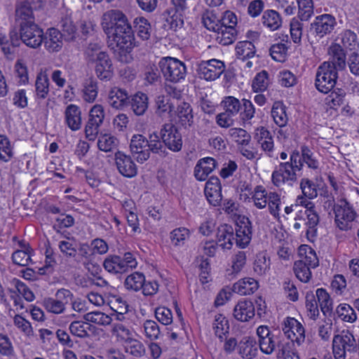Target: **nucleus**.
<instances>
[{
    "label": "nucleus",
    "mask_w": 359,
    "mask_h": 359,
    "mask_svg": "<svg viewBox=\"0 0 359 359\" xmlns=\"http://www.w3.org/2000/svg\"><path fill=\"white\" fill-rule=\"evenodd\" d=\"M93 62L95 63V72L97 78L102 81H109L113 76L112 62L106 53L100 54L97 60Z\"/></svg>",
    "instance_id": "nucleus-17"
},
{
    "label": "nucleus",
    "mask_w": 359,
    "mask_h": 359,
    "mask_svg": "<svg viewBox=\"0 0 359 359\" xmlns=\"http://www.w3.org/2000/svg\"><path fill=\"white\" fill-rule=\"evenodd\" d=\"M259 287L258 282L252 278H244L233 284L232 290L241 295L253 294Z\"/></svg>",
    "instance_id": "nucleus-26"
},
{
    "label": "nucleus",
    "mask_w": 359,
    "mask_h": 359,
    "mask_svg": "<svg viewBox=\"0 0 359 359\" xmlns=\"http://www.w3.org/2000/svg\"><path fill=\"white\" fill-rule=\"evenodd\" d=\"M97 96V82L93 79L87 80L83 89V98L88 102H93Z\"/></svg>",
    "instance_id": "nucleus-53"
},
{
    "label": "nucleus",
    "mask_w": 359,
    "mask_h": 359,
    "mask_svg": "<svg viewBox=\"0 0 359 359\" xmlns=\"http://www.w3.org/2000/svg\"><path fill=\"white\" fill-rule=\"evenodd\" d=\"M107 101L109 104L115 109H121L130 103L128 92L118 87L111 89Z\"/></svg>",
    "instance_id": "nucleus-24"
},
{
    "label": "nucleus",
    "mask_w": 359,
    "mask_h": 359,
    "mask_svg": "<svg viewBox=\"0 0 359 359\" xmlns=\"http://www.w3.org/2000/svg\"><path fill=\"white\" fill-rule=\"evenodd\" d=\"M229 136L241 145H248L251 140L250 135L242 128H233L229 130Z\"/></svg>",
    "instance_id": "nucleus-52"
},
{
    "label": "nucleus",
    "mask_w": 359,
    "mask_h": 359,
    "mask_svg": "<svg viewBox=\"0 0 359 359\" xmlns=\"http://www.w3.org/2000/svg\"><path fill=\"white\" fill-rule=\"evenodd\" d=\"M234 318L241 322H248L255 316V306L250 300L239 301L233 309Z\"/></svg>",
    "instance_id": "nucleus-19"
},
{
    "label": "nucleus",
    "mask_w": 359,
    "mask_h": 359,
    "mask_svg": "<svg viewBox=\"0 0 359 359\" xmlns=\"http://www.w3.org/2000/svg\"><path fill=\"white\" fill-rule=\"evenodd\" d=\"M236 55L242 60L252 57L255 54V47L249 41H239L236 47Z\"/></svg>",
    "instance_id": "nucleus-39"
},
{
    "label": "nucleus",
    "mask_w": 359,
    "mask_h": 359,
    "mask_svg": "<svg viewBox=\"0 0 359 359\" xmlns=\"http://www.w3.org/2000/svg\"><path fill=\"white\" fill-rule=\"evenodd\" d=\"M271 116L274 122L279 126L283 127L287 123V116L286 114V108L280 102L273 103L271 109Z\"/></svg>",
    "instance_id": "nucleus-36"
},
{
    "label": "nucleus",
    "mask_w": 359,
    "mask_h": 359,
    "mask_svg": "<svg viewBox=\"0 0 359 359\" xmlns=\"http://www.w3.org/2000/svg\"><path fill=\"white\" fill-rule=\"evenodd\" d=\"M297 174L292 169L288 168L287 164L280 163L276 166L272 172V183L277 187H280L285 184L292 185L297 181Z\"/></svg>",
    "instance_id": "nucleus-13"
},
{
    "label": "nucleus",
    "mask_w": 359,
    "mask_h": 359,
    "mask_svg": "<svg viewBox=\"0 0 359 359\" xmlns=\"http://www.w3.org/2000/svg\"><path fill=\"white\" fill-rule=\"evenodd\" d=\"M36 93L39 98L45 99L49 92V81L46 75L39 74L35 83Z\"/></svg>",
    "instance_id": "nucleus-47"
},
{
    "label": "nucleus",
    "mask_w": 359,
    "mask_h": 359,
    "mask_svg": "<svg viewBox=\"0 0 359 359\" xmlns=\"http://www.w3.org/2000/svg\"><path fill=\"white\" fill-rule=\"evenodd\" d=\"M310 267L305 266L301 262L296 261L294 264L293 270L296 277L303 283H307L311 278Z\"/></svg>",
    "instance_id": "nucleus-55"
},
{
    "label": "nucleus",
    "mask_w": 359,
    "mask_h": 359,
    "mask_svg": "<svg viewBox=\"0 0 359 359\" xmlns=\"http://www.w3.org/2000/svg\"><path fill=\"white\" fill-rule=\"evenodd\" d=\"M283 331L288 339L299 345L304 341L305 330L302 325L294 318L287 317L283 322Z\"/></svg>",
    "instance_id": "nucleus-12"
},
{
    "label": "nucleus",
    "mask_w": 359,
    "mask_h": 359,
    "mask_svg": "<svg viewBox=\"0 0 359 359\" xmlns=\"http://www.w3.org/2000/svg\"><path fill=\"white\" fill-rule=\"evenodd\" d=\"M222 186L217 177H211L205 184L204 192L209 203L213 206L220 205L222 196Z\"/></svg>",
    "instance_id": "nucleus-16"
},
{
    "label": "nucleus",
    "mask_w": 359,
    "mask_h": 359,
    "mask_svg": "<svg viewBox=\"0 0 359 359\" xmlns=\"http://www.w3.org/2000/svg\"><path fill=\"white\" fill-rule=\"evenodd\" d=\"M115 161L119 173L123 176L131 178L137 175V168L130 156L118 151L115 153Z\"/></svg>",
    "instance_id": "nucleus-15"
},
{
    "label": "nucleus",
    "mask_w": 359,
    "mask_h": 359,
    "mask_svg": "<svg viewBox=\"0 0 359 359\" xmlns=\"http://www.w3.org/2000/svg\"><path fill=\"white\" fill-rule=\"evenodd\" d=\"M234 231L236 245L241 248L247 247L252 239V227L248 218L243 217L239 219Z\"/></svg>",
    "instance_id": "nucleus-14"
},
{
    "label": "nucleus",
    "mask_w": 359,
    "mask_h": 359,
    "mask_svg": "<svg viewBox=\"0 0 359 359\" xmlns=\"http://www.w3.org/2000/svg\"><path fill=\"white\" fill-rule=\"evenodd\" d=\"M270 260L266 256L264 252H259L257 255L254 262V271L259 275H264L269 269Z\"/></svg>",
    "instance_id": "nucleus-48"
},
{
    "label": "nucleus",
    "mask_w": 359,
    "mask_h": 359,
    "mask_svg": "<svg viewBox=\"0 0 359 359\" xmlns=\"http://www.w3.org/2000/svg\"><path fill=\"white\" fill-rule=\"evenodd\" d=\"M145 336L150 340H156L158 338L161 331L156 322L151 320H147L143 325Z\"/></svg>",
    "instance_id": "nucleus-58"
},
{
    "label": "nucleus",
    "mask_w": 359,
    "mask_h": 359,
    "mask_svg": "<svg viewBox=\"0 0 359 359\" xmlns=\"http://www.w3.org/2000/svg\"><path fill=\"white\" fill-rule=\"evenodd\" d=\"M346 93L342 88H336L330 92L325 98L326 104L333 109H337L338 107L345 104Z\"/></svg>",
    "instance_id": "nucleus-29"
},
{
    "label": "nucleus",
    "mask_w": 359,
    "mask_h": 359,
    "mask_svg": "<svg viewBox=\"0 0 359 359\" xmlns=\"http://www.w3.org/2000/svg\"><path fill=\"white\" fill-rule=\"evenodd\" d=\"M334 222L337 226L342 231H347L351 229V222L355 217L356 213L346 199L342 198L339 201L334 209Z\"/></svg>",
    "instance_id": "nucleus-5"
},
{
    "label": "nucleus",
    "mask_w": 359,
    "mask_h": 359,
    "mask_svg": "<svg viewBox=\"0 0 359 359\" xmlns=\"http://www.w3.org/2000/svg\"><path fill=\"white\" fill-rule=\"evenodd\" d=\"M217 39L224 46L231 44L236 39L237 32L233 27H222L217 32Z\"/></svg>",
    "instance_id": "nucleus-41"
},
{
    "label": "nucleus",
    "mask_w": 359,
    "mask_h": 359,
    "mask_svg": "<svg viewBox=\"0 0 359 359\" xmlns=\"http://www.w3.org/2000/svg\"><path fill=\"white\" fill-rule=\"evenodd\" d=\"M95 327L87 322L74 321L69 325L72 334L80 338L90 337L89 332H94Z\"/></svg>",
    "instance_id": "nucleus-30"
},
{
    "label": "nucleus",
    "mask_w": 359,
    "mask_h": 359,
    "mask_svg": "<svg viewBox=\"0 0 359 359\" xmlns=\"http://www.w3.org/2000/svg\"><path fill=\"white\" fill-rule=\"evenodd\" d=\"M328 53L332 57V60L323 63H329L330 66L332 65L336 72L344 69L346 62V54L343 48L338 43H334L329 48Z\"/></svg>",
    "instance_id": "nucleus-22"
},
{
    "label": "nucleus",
    "mask_w": 359,
    "mask_h": 359,
    "mask_svg": "<svg viewBox=\"0 0 359 359\" xmlns=\"http://www.w3.org/2000/svg\"><path fill=\"white\" fill-rule=\"evenodd\" d=\"M257 341L253 337H244L238 342V353L243 359H252L257 355Z\"/></svg>",
    "instance_id": "nucleus-21"
},
{
    "label": "nucleus",
    "mask_w": 359,
    "mask_h": 359,
    "mask_svg": "<svg viewBox=\"0 0 359 359\" xmlns=\"http://www.w3.org/2000/svg\"><path fill=\"white\" fill-rule=\"evenodd\" d=\"M336 312L338 316L345 322L353 323L357 319V315L354 309L348 304L339 305Z\"/></svg>",
    "instance_id": "nucleus-46"
},
{
    "label": "nucleus",
    "mask_w": 359,
    "mask_h": 359,
    "mask_svg": "<svg viewBox=\"0 0 359 359\" xmlns=\"http://www.w3.org/2000/svg\"><path fill=\"white\" fill-rule=\"evenodd\" d=\"M216 161L213 158L206 157L201 159L194 168V175L198 180L204 181L216 167Z\"/></svg>",
    "instance_id": "nucleus-25"
},
{
    "label": "nucleus",
    "mask_w": 359,
    "mask_h": 359,
    "mask_svg": "<svg viewBox=\"0 0 359 359\" xmlns=\"http://www.w3.org/2000/svg\"><path fill=\"white\" fill-rule=\"evenodd\" d=\"M263 25L271 31L277 30L282 24L279 13L274 10L266 11L262 18Z\"/></svg>",
    "instance_id": "nucleus-34"
},
{
    "label": "nucleus",
    "mask_w": 359,
    "mask_h": 359,
    "mask_svg": "<svg viewBox=\"0 0 359 359\" xmlns=\"http://www.w3.org/2000/svg\"><path fill=\"white\" fill-rule=\"evenodd\" d=\"M65 118L66 124L72 131H76L81 128V111L77 105L70 104L66 107Z\"/></svg>",
    "instance_id": "nucleus-20"
},
{
    "label": "nucleus",
    "mask_w": 359,
    "mask_h": 359,
    "mask_svg": "<svg viewBox=\"0 0 359 359\" xmlns=\"http://www.w3.org/2000/svg\"><path fill=\"white\" fill-rule=\"evenodd\" d=\"M189 236V231L184 227L174 229L170 233V240L172 243L175 246L184 245L185 240Z\"/></svg>",
    "instance_id": "nucleus-60"
},
{
    "label": "nucleus",
    "mask_w": 359,
    "mask_h": 359,
    "mask_svg": "<svg viewBox=\"0 0 359 359\" xmlns=\"http://www.w3.org/2000/svg\"><path fill=\"white\" fill-rule=\"evenodd\" d=\"M268 86V73L263 70L258 73L252 81V87L255 92L264 91Z\"/></svg>",
    "instance_id": "nucleus-63"
},
{
    "label": "nucleus",
    "mask_w": 359,
    "mask_h": 359,
    "mask_svg": "<svg viewBox=\"0 0 359 359\" xmlns=\"http://www.w3.org/2000/svg\"><path fill=\"white\" fill-rule=\"evenodd\" d=\"M145 276L142 273L134 272L128 276L124 285L127 290L137 292L144 286Z\"/></svg>",
    "instance_id": "nucleus-37"
},
{
    "label": "nucleus",
    "mask_w": 359,
    "mask_h": 359,
    "mask_svg": "<svg viewBox=\"0 0 359 359\" xmlns=\"http://www.w3.org/2000/svg\"><path fill=\"white\" fill-rule=\"evenodd\" d=\"M62 35L55 28L48 29L46 34L43 33V43L46 49L50 52H58L62 47Z\"/></svg>",
    "instance_id": "nucleus-18"
},
{
    "label": "nucleus",
    "mask_w": 359,
    "mask_h": 359,
    "mask_svg": "<svg viewBox=\"0 0 359 359\" xmlns=\"http://www.w3.org/2000/svg\"><path fill=\"white\" fill-rule=\"evenodd\" d=\"M104 118L103 107L95 104L90 111L89 119L85 128L86 136L89 140H94L99 132V127Z\"/></svg>",
    "instance_id": "nucleus-8"
},
{
    "label": "nucleus",
    "mask_w": 359,
    "mask_h": 359,
    "mask_svg": "<svg viewBox=\"0 0 359 359\" xmlns=\"http://www.w3.org/2000/svg\"><path fill=\"white\" fill-rule=\"evenodd\" d=\"M84 318L88 322L102 325H109L111 321L109 316L98 311L88 313L84 316Z\"/></svg>",
    "instance_id": "nucleus-61"
},
{
    "label": "nucleus",
    "mask_w": 359,
    "mask_h": 359,
    "mask_svg": "<svg viewBox=\"0 0 359 359\" xmlns=\"http://www.w3.org/2000/svg\"><path fill=\"white\" fill-rule=\"evenodd\" d=\"M130 151L138 163H143L147 161L150 157L147 138L141 134L133 135L130 142Z\"/></svg>",
    "instance_id": "nucleus-10"
},
{
    "label": "nucleus",
    "mask_w": 359,
    "mask_h": 359,
    "mask_svg": "<svg viewBox=\"0 0 359 359\" xmlns=\"http://www.w3.org/2000/svg\"><path fill=\"white\" fill-rule=\"evenodd\" d=\"M280 197L276 192H270L268 195L267 204L269 212L276 218L279 217Z\"/></svg>",
    "instance_id": "nucleus-57"
},
{
    "label": "nucleus",
    "mask_w": 359,
    "mask_h": 359,
    "mask_svg": "<svg viewBox=\"0 0 359 359\" xmlns=\"http://www.w3.org/2000/svg\"><path fill=\"white\" fill-rule=\"evenodd\" d=\"M62 37L67 41H72L75 39L76 27L72 19L69 17L62 18L60 21Z\"/></svg>",
    "instance_id": "nucleus-42"
},
{
    "label": "nucleus",
    "mask_w": 359,
    "mask_h": 359,
    "mask_svg": "<svg viewBox=\"0 0 359 359\" xmlns=\"http://www.w3.org/2000/svg\"><path fill=\"white\" fill-rule=\"evenodd\" d=\"M15 20L19 27L22 26V22L29 24L34 22L33 11L30 4L28 1L21 2L15 9Z\"/></svg>",
    "instance_id": "nucleus-27"
},
{
    "label": "nucleus",
    "mask_w": 359,
    "mask_h": 359,
    "mask_svg": "<svg viewBox=\"0 0 359 359\" xmlns=\"http://www.w3.org/2000/svg\"><path fill=\"white\" fill-rule=\"evenodd\" d=\"M137 36L142 40H148L150 37L151 25L144 18H136L134 20Z\"/></svg>",
    "instance_id": "nucleus-45"
},
{
    "label": "nucleus",
    "mask_w": 359,
    "mask_h": 359,
    "mask_svg": "<svg viewBox=\"0 0 359 359\" xmlns=\"http://www.w3.org/2000/svg\"><path fill=\"white\" fill-rule=\"evenodd\" d=\"M301 153L302 154L303 164L305 163L309 168L313 170L318 169L319 162L308 147L302 146L301 147Z\"/></svg>",
    "instance_id": "nucleus-59"
},
{
    "label": "nucleus",
    "mask_w": 359,
    "mask_h": 359,
    "mask_svg": "<svg viewBox=\"0 0 359 359\" xmlns=\"http://www.w3.org/2000/svg\"><path fill=\"white\" fill-rule=\"evenodd\" d=\"M316 297L323 313L325 316H330L332 313V301L329 294L325 289L318 288L316 290Z\"/></svg>",
    "instance_id": "nucleus-35"
},
{
    "label": "nucleus",
    "mask_w": 359,
    "mask_h": 359,
    "mask_svg": "<svg viewBox=\"0 0 359 359\" xmlns=\"http://www.w3.org/2000/svg\"><path fill=\"white\" fill-rule=\"evenodd\" d=\"M335 18L330 14H323L316 18L311 24L310 31L317 36L322 38L332 32L336 25Z\"/></svg>",
    "instance_id": "nucleus-11"
},
{
    "label": "nucleus",
    "mask_w": 359,
    "mask_h": 359,
    "mask_svg": "<svg viewBox=\"0 0 359 359\" xmlns=\"http://www.w3.org/2000/svg\"><path fill=\"white\" fill-rule=\"evenodd\" d=\"M158 65L166 81L175 83L184 79L187 74L186 66L177 58L171 57H163L161 60Z\"/></svg>",
    "instance_id": "nucleus-3"
},
{
    "label": "nucleus",
    "mask_w": 359,
    "mask_h": 359,
    "mask_svg": "<svg viewBox=\"0 0 359 359\" xmlns=\"http://www.w3.org/2000/svg\"><path fill=\"white\" fill-rule=\"evenodd\" d=\"M103 266L106 271L110 273L117 274L126 273L125 266L121 260V257L118 255L107 256L104 262Z\"/></svg>",
    "instance_id": "nucleus-32"
},
{
    "label": "nucleus",
    "mask_w": 359,
    "mask_h": 359,
    "mask_svg": "<svg viewBox=\"0 0 359 359\" xmlns=\"http://www.w3.org/2000/svg\"><path fill=\"white\" fill-rule=\"evenodd\" d=\"M161 137L164 146L174 152L182 148V137L177 128L171 123H165L161 129Z\"/></svg>",
    "instance_id": "nucleus-7"
},
{
    "label": "nucleus",
    "mask_w": 359,
    "mask_h": 359,
    "mask_svg": "<svg viewBox=\"0 0 359 359\" xmlns=\"http://www.w3.org/2000/svg\"><path fill=\"white\" fill-rule=\"evenodd\" d=\"M147 143L149 155L151 153L157 154H165V146L161 137V134L158 135L156 132L150 134L149 138H147Z\"/></svg>",
    "instance_id": "nucleus-38"
},
{
    "label": "nucleus",
    "mask_w": 359,
    "mask_h": 359,
    "mask_svg": "<svg viewBox=\"0 0 359 359\" xmlns=\"http://www.w3.org/2000/svg\"><path fill=\"white\" fill-rule=\"evenodd\" d=\"M256 333L259 349L263 353L271 355L276 352L277 357L285 353V346H287L288 341L279 331H271L268 326L260 325L257 328Z\"/></svg>",
    "instance_id": "nucleus-2"
},
{
    "label": "nucleus",
    "mask_w": 359,
    "mask_h": 359,
    "mask_svg": "<svg viewBox=\"0 0 359 359\" xmlns=\"http://www.w3.org/2000/svg\"><path fill=\"white\" fill-rule=\"evenodd\" d=\"M43 305L48 312L55 314L62 313L65 310V306L63 304L56 298H45L43 301Z\"/></svg>",
    "instance_id": "nucleus-62"
},
{
    "label": "nucleus",
    "mask_w": 359,
    "mask_h": 359,
    "mask_svg": "<svg viewBox=\"0 0 359 359\" xmlns=\"http://www.w3.org/2000/svg\"><path fill=\"white\" fill-rule=\"evenodd\" d=\"M306 306L309 316L311 319L316 320L319 315L318 302L313 292H307L306 295Z\"/></svg>",
    "instance_id": "nucleus-64"
},
{
    "label": "nucleus",
    "mask_w": 359,
    "mask_h": 359,
    "mask_svg": "<svg viewBox=\"0 0 359 359\" xmlns=\"http://www.w3.org/2000/svg\"><path fill=\"white\" fill-rule=\"evenodd\" d=\"M213 329L215 330V335L220 339L229 332V322L222 314H217L215 316Z\"/></svg>",
    "instance_id": "nucleus-43"
},
{
    "label": "nucleus",
    "mask_w": 359,
    "mask_h": 359,
    "mask_svg": "<svg viewBox=\"0 0 359 359\" xmlns=\"http://www.w3.org/2000/svg\"><path fill=\"white\" fill-rule=\"evenodd\" d=\"M217 238L222 248L231 249L235 241L234 229L226 224L220 225L217 230Z\"/></svg>",
    "instance_id": "nucleus-23"
},
{
    "label": "nucleus",
    "mask_w": 359,
    "mask_h": 359,
    "mask_svg": "<svg viewBox=\"0 0 359 359\" xmlns=\"http://www.w3.org/2000/svg\"><path fill=\"white\" fill-rule=\"evenodd\" d=\"M125 349L127 353L137 358L142 356L145 352L144 345L140 341L133 338L125 342Z\"/></svg>",
    "instance_id": "nucleus-49"
},
{
    "label": "nucleus",
    "mask_w": 359,
    "mask_h": 359,
    "mask_svg": "<svg viewBox=\"0 0 359 359\" xmlns=\"http://www.w3.org/2000/svg\"><path fill=\"white\" fill-rule=\"evenodd\" d=\"M168 15L166 22L170 26V28L177 30V28H181L184 25L183 13L177 11L175 9L168 8L166 10Z\"/></svg>",
    "instance_id": "nucleus-40"
},
{
    "label": "nucleus",
    "mask_w": 359,
    "mask_h": 359,
    "mask_svg": "<svg viewBox=\"0 0 359 359\" xmlns=\"http://www.w3.org/2000/svg\"><path fill=\"white\" fill-rule=\"evenodd\" d=\"M268 195L263 187L257 186L252 196L255 206L259 209L264 208L267 205Z\"/></svg>",
    "instance_id": "nucleus-56"
},
{
    "label": "nucleus",
    "mask_w": 359,
    "mask_h": 359,
    "mask_svg": "<svg viewBox=\"0 0 359 359\" xmlns=\"http://www.w3.org/2000/svg\"><path fill=\"white\" fill-rule=\"evenodd\" d=\"M225 65L219 60L212 59L201 61L198 65V72L201 77L207 81H214L224 72Z\"/></svg>",
    "instance_id": "nucleus-9"
},
{
    "label": "nucleus",
    "mask_w": 359,
    "mask_h": 359,
    "mask_svg": "<svg viewBox=\"0 0 359 359\" xmlns=\"http://www.w3.org/2000/svg\"><path fill=\"white\" fill-rule=\"evenodd\" d=\"M333 339L334 340L341 341L340 346L343 348L344 351H345V353L346 351L353 352L355 351V340L353 334L348 333L343 335L337 334L334 335Z\"/></svg>",
    "instance_id": "nucleus-50"
},
{
    "label": "nucleus",
    "mask_w": 359,
    "mask_h": 359,
    "mask_svg": "<svg viewBox=\"0 0 359 359\" xmlns=\"http://www.w3.org/2000/svg\"><path fill=\"white\" fill-rule=\"evenodd\" d=\"M118 140L110 135H103L99 137L97 147L99 149L104 152L111 151L118 146Z\"/></svg>",
    "instance_id": "nucleus-44"
},
{
    "label": "nucleus",
    "mask_w": 359,
    "mask_h": 359,
    "mask_svg": "<svg viewBox=\"0 0 359 359\" xmlns=\"http://www.w3.org/2000/svg\"><path fill=\"white\" fill-rule=\"evenodd\" d=\"M130 105L135 115H143L148 108L147 95L142 93H136L131 99Z\"/></svg>",
    "instance_id": "nucleus-33"
},
{
    "label": "nucleus",
    "mask_w": 359,
    "mask_h": 359,
    "mask_svg": "<svg viewBox=\"0 0 359 359\" xmlns=\"http://www.w3.org/2000/svg\"><path fill=\"white\" fill-rule=\"evenodd\" d=\"M300 188L305 197L308 199L315 198L318 196L317 186L311 180L303 178L300 182Z\"/></svg>",
    "instance_id": "nucleus-54"
},
{
    "label": "nucleus",
    "mask_w": 359,
    "mask_h": 359,
    "mask_svg": "<svg viewBox=\"0 0 359 359\" xmlns=\"http://www.w3.org/2000/svg\"><path fill=\"white\" fill-rule=\"evenodd\" d=\"M337 78L334 67L330 66L329 63H323L318 69L315 86L320 92L327 93L334 87Z\"/></svg>",
    "instance_id": "nucleus-4"
},
{
    "label": "nucleus",
    "mask_w": 359,
    "mask_h": 359,
    "mask_svg": "<svg viewBox=\"0 0 359 359\" xmlns=\"http://www.w3.org/2000/svg\"><path fill=\"white\" fill-rule=\"evenodd\" d=\"M102 28L109 39V46L117 48V58L129 63L133 57L130 52L136 46L135 35L126 15L119 10H110L102 16Z\"/></svg>",
    "instance_id": "nucleus-1"
},
{
    "label": "nucleus",
    "mask_w": 359,
    "mask_h": 359,
    "mask_svg": "<svg viewBox=\"0 0 359 359\" xmlns=\"http://www.w3.org/2000/svg\"><path fill=\"white\" fill-rule=\"evenodd\" d=\"M299 255L302 258L297 262L305 264V266L315 268L318 265V259L311 248H309L307 245H301L299 248Z\"/></svg>",
    "instance_id": "nucleus-31"
},
{
    "label": "nucleus",
    "mask_w": 359,
    "mask_h": 359,
    "mask_svg": "<svg viewBox=\"0 0 359 359\" xmlns=\"http://www.w3.org/2000/svg\"><path fill=\"white\" fill-rule=\"evenodd\" d=\"M20 39L26 46L36 48L43 43V30L35 22L25 24L22 23L20 26Z\"/></svg>",
    "instance_id": "nucleus-6"
},
{
    "label": "nucleus",
    "mask_w": 359,
    "mask_h": 359,
    "mask_svg": "<svg viewBox=\"0 0 359 359\" xmlns=\"http://www.w3.org/2000/svg\"><path fill=\"white\" fill-rule=\"evenodd\" d=\"M177 116L181 126L185 128L191 127L194 123V115L191 105L187 102H182L177 108Z\"/></svg>",
    "instance_id": "nucleus-28"
},
{
    "label": "nucleus",
    "mask_w": 359,
    "mask_h": 359,
    "mask_svg": "<svg viewBox=\"0 0 359 359\" xmlns=\"http://www.w3.org/2000/svg\"><path fill=\"white\" fill-rule=\"evenodd\" d=\"M299 7L298 15L301 20H308L313 13L312 0H297Z\"/></svg>",
    "instance_id": "nucleus-51"
}]
</instances>
